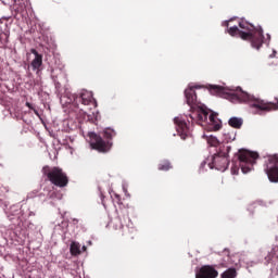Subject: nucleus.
<instances>
[{
	"label": "nucleus",
	"instance_id": "9d476101",
	"mask_svg": "<svg viewBox=\"0 0 278 278\" xmlns=\"http://www.w3.org/2000/svg\"><path fill=\"white\" fill-rule=\"evenodd\" d=\"M185 97L190 108H192V105H199V101L197 100V91H194V87H189L188 89H186Z\"/></svg>",
	"mask_w": 278,
	"mask_h": 278
},
{
	"label": "nucleus",
	"instance_id": "4468645a",
	"mask_svg": "<svg viewBox=\"0 0 278 278\" xmlns=\"http://www.w3.org/2000/svg\"><path fill=\"white\" fill-rule=\"evenodd\" d=\"M242 118L240 117H231L229 121H228V125L230 127H233V129H240V127H242Z\"/></svg>",
	"mask_w": 278,
	"mask_h": 278
},
{
	"label": "nucleus",
	"instance_id": "6ab92c4d",
	"mask_svg": "<svg viewBox=\"0 0 278 278\" xmlns=\"http://www.w3.org/2000/svg\"><path fill=\"white\" fill-rule=\"evenodd\" d=\"M70 251H71L72 255H79L81 253L79 243L73 242L71 244Z\"/></svg>",
	"mask_w": 278,
	"mask_h": 278
},
{
	"label": "nucleus",
	"instance_id": "f8f14e48",
	"mask_svg": "<svg viewBox=\"0 0 278 278\" xmlns=\"http://www.w3.org/2000/svg\"><path fill=\"white\" fill-rule=\"evenodd\" d=\"M33 55H35V59L31 61V67L34 71H38L40 66H42V54L38 53L36 49L31 50Z\"/></svg>",
	"mask_w": 278,
	"mask_h": 278
},
{
	"label": "nucleus",
	"instance_id": "412c9836",
	"mask_svg": "<svg viewBox=\"0 0 278 278\" xmlns=\"http://www.w3.org/2000/svg\"><path fill=\"white\" fill-rule=\"evenodd\" d=\"M26 108H28L29 110H33V112L38 115V111L34 109V105H31V103L26 102Z\"/></svg>",
	"mask_w": 278,
	"mask_h": 278
},
{
	"label": "nucleus",
	"instance_id": "39448f33",
	"mask_svg": "<svg viewBox=\"0 0 278 278\" xmlns=\"http://www.w3.org/2000/svg\"><path fill=\"white\" fill-rule=\"evenodd\" d=\"M229 151H231L230 146L222 144L217 149L216 153L213 155V167L216 170L225 172L229 168Z\"/></svg>",
	"mask_w": 278,
	"mask_h": 278
},
{
	"label": "nucleus",
	"instance_id": "9b49d317",
	"mask_svg": "<svg viewBox=\"0 0 278 278\" xmlns=\"http://www.w3.org/2000/svg\"><path fill=\"white\" fill-rule=\"evenodd\" d=\"M74 101L76 103H83V105H90V103H92V93L88 91L83 92L80 96H77Z\"/></svg>",
	"mask_w": 278,
	"mask_h": 278
},
{
	"label": "nucleus",
	"instance_id": "1a4fd4ad",
	"mask_svg": "<svg viewBox=\"0 0 278 278\" xmlns=\"http://www.w3.org/2000/svg\"><path fill=\"white\" fill-rule=\"evenodd\" d=\"M218 270L212 265H203L197 273L195 278H216Z\"/></svg>",
	"mask_w": 278,
	"mask_h": 278
},
{
	"label": "nucleus",
	"instance_id": "0eeeda50",
	"mask_svg": "<svg viewBox=\"0 0 278 278\" xmlns=\"http://www.w3.org/2000/svg\"><path fill=\"white\" fill-rule=\"evenodd\" d=\"M264 170L273 184H278V154L267 157L264 164Z\"/></svg>",
	"mask_w": 278,
	"mask_h": 278
},
{
	"label": "nucleus",
	"instance_id": "7ed1b4c3",
	"mask_svg": "<svg viewBox=\"0 0 278 278\" xmlns=\"http://www.w3.org/2000/svg\"><path fill=\"white\" fill-rule=\"evenodd\" d=\"M89 138L91 149L98 151L99 153H109L113 146L112 139L116 138V130L112 128H105L103 130V137L97 135L96 132H90Z\"/></svg>",
	"mask_w": 278,
	"mask_h": 278
},
{
	"label": "nucleus",
	"instance_id": "4be33fe9",
	"mask_svg": "<svg viewBox=\"0 0 278 278\" xmlns=\"http://www.w3.org/2000/svg\"><path fill=\"white\" fill-rule=\"evenodd\" d=\"M238 170H240V167H238V166H232L231 167L232 175H238Z\"/></svg>",
	"mask_w": 278,
	"mask_h": 278
},
{
	"label": "nucleus",
	"instance_id": "ddd939ff",
	"mask_svg": "<svg viewBox=\"0 0 278 278\" xmlns=\"http://www.w3.org/2000/svg\"><path fill=\"white\" fill-rule=\"evenodd\" d=\"M208 90L211 94H219V96L225 94L227 92L225 87L218 86V85H210Z\"/></svg>",
	"mask_w": 278,
	"mask_h": 278
},
{
	"label": "nucleus",
	"instance_id": "f3484780",
	"mask_svg": "<svg viewBox=\"0 0 278 278\" xmlns=\"http://www.w3.org/2000/svg\"><path fill=\"white\" fill-rule=\"evenodd\" d=\"M207 114H208L207 110L203 108H199L197 113L198 121H200L201 123H203L204 121H207Z\"/></svg>",
	"mask_w": 278,
	"mask_h": 278
},
{
	"label": "nucleus",
	"instance_id": "a211bd4d",
	"mask_svg": "<svg viewBox=\"0 0 278 278\" xmlns=\"http://www.w3.org/2000/svg\"><path fill=\"white\" fill-rule=\"evenodd\" d=\"M274 257L278 260V245L275 247L271 252L265 257L266 264H270Z\"/></svg>",
	"mask_w": 278,
	"mask_h": 278
},
{
	"label": "nucleus",
	"instance_id": "423d86ee",
	"mask_svg": "<svg viewBox=\"0 0 278 278\" xmlns=\"http://www.w3.org/2000/svg\"><path fill=\"white\" fill-rule=\"evenodd\" d=\"M258 157L257 153L250 152L247 150H240L239 151V166L242 170V173H251L253 170V166H255V160Z\"/></svg>",
	"mask_w": 278,
	"mask_h": 278
},
{
	"label": "nucleus",
	"instance_id": "f03ea898",
	"mask_svg": "<svg viewBox=\"0 0 278 278\" xmlns=\"http://www.w3.org/2000/svg\"><path fill=\"white\" fill-rule=\"evenodd\" d=\"M230 97L232 101H238L239 103H250L251 108H256V110H261V112H273V110H278L277 98L276 102H266L242 91L240 88L230 93Z\"/></svg>",
	"mask_w": 278,
	"mask_h": 278
},
{
	"label": "nucleus",
	"instance_id": "f257e3e1",
	"mask_svg": "<svg viewBox=\"0 0 278 278\" xmlns=\"http://www.w3.org/2000/svg\"><path fill=\"white\" fill-rule=\"evenodd\" d=\"M239 27L240 28H238V26H232L228 28L229 36H238L239 38H241V40L251 42V47L260 51V49H262V46L264 45V30L262 29V27H255L253 26V24L244 20H241L239 22Z\"/></svg>",
	"mask_w": 278,
	"mask_h": 278
},
{
	"label": "nucleus",
	"instance_id": "dca6fc26",
	"mask_svg": "<svg viewBox=\"0 0 278 278\" xmlns=\"http://www.w3.org/2000/svg\"><path fill=\"white\" fill-rule=\"evenodd\" d=\"M235 277H238V271L236 270V268H228L220 275V278H235Z\"/></svg>",
	"mask_w": 278,
	"mask_h": 278
},
{
	"label": "nucleus",
	"instance_id": "b1692460",
	"mask_svg": "<svg viewBox=\"0 0 278 278\" xmlns=\"http://www.w3.org/2000/svg\"><path fill=\"white\" fill-rule=\"evenodd\" d=\"M226 27H229V22H226Z\"/></svg>",
	"mask_w": 278,
	"mask_h": 278
},
{
	"label": "nucleus",
	"instance_id": "5701e85b",
	"mask_svg": "<svg viewBox=\"0 0 278 278\" xmlns=\"http://www.w3.org/2000/svg\"><path fill=\"white\" fill-rule=\"evenodd\" d=\"M210 121H214V115H211V116H210Z\"/></svg>",
	"mask_w": 278,
	"mask_h": 278
},
{
	"label": "nucleus",
	"instance_id": "2eb2a0df",
	"mask_svg": "<svg viewBox=\"0 0 278 278\" xmlns=\"http://www.w3.org/2000/svg\"><path fill=\"white\" fill-rule=\"evenodd\" d=\"M159 170L167 172L173 168V164L168 160H163L157 165Z\"/></svg>",
	"mask_w": 278,
	"mask_h": 278
},
{
	"label": "nucleus",
	"instance_id": "6e6552de",
	"mask_svg": "<svg viewBox=\"0 0 278 278\" xmlns=\"http://www.w3.org/2000/svg\"><path fill=\"white\" fill-rule=\"evenodd\" d=\"M174 123L177 126V131L181 138V140H186L187 138H190V128L188 127V124L185 119L181 117H175Z\"/></svg>",
	"mask_w": 278,
	"mask_h": 278
},
{
	"label": "nucleus",
	"instance_id": "aec40b11",
	"mask_svg": "<svg viewBox=\"0 0 278 278\" xmlns=\"http://www.w3.org/2000/svg\"><path fill=\"white\" fill-rule=\"evenodd\" d=\"M208 144H211V147H217L220 144V141H218L216 137H210Z\"/></svg>",
	"mask_w": 278,
	"mask_h": 278
},
{
	"label": "nucleus",
	"instance_id": "20e7f679",
	"mask_svg": "<svg viewBox=\"0 0 278 278\" xmlns=\"http://www.w3.org/2000/svg\"><path fill=\"white\" fill-rule=\"evenodd\" d=\"M42 174L56 188H66L68 186V176L60 167H50L46 165L42 167Z\"/></svg>",
	"mask_w": 278,
	"mask_h": 278
}]
</instances>
